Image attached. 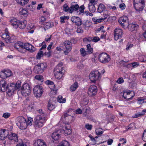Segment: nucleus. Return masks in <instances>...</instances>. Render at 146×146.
<instances>
[{
    "label": "nucleus",
    "instance_id": "57",
    "mask_svg": "<svg viewBox=\"0 0 146 146\" xmlns=\"http://www.w3.org/2000/svg\"><path fill=\"white\" fill-rule=\"evenodd\" d=\"M100 38L98 36H95L93 38L92 41L95 42H97L100 40Z\"/></svg>",
    "mask_w": 146,
    "mask_h": 146
},
{
    "label": "nucleus",
    "instance_id": "14",
    "mask_svg": "<svg viewBox=\"0 0 146 146\" xmlns=\"http://www.w3.org/2000/svg\"><path fill=\"white\" fill-rule=\"evenodd\" d=\"M12 75L11 71L10 70H3L0 73V76L2 78H5Z\"/></svg>",
    "mask_w": 146,
    "mask_h": 146
},
{
    "label": "nucleus",
    "instance_id": "4",
    "mask_svg": "<svg viewBox=\"0 0 146 146\" xmlns=\"http://www.w3.org/2000/svg\"><path fill=\"white\" fill-rule=\"evenodd\" d=\"M21 93L22 95L26 96L30 95L32 88L28 84H24L21 88Z\"/></svg>",
    "mask_w": 146,
    "mask_h": 146
},
{
    "label": "nucleus",
    "instance_id": "5",
    "mask_svg": "<svg viewBox=\"0 0 146 146\" xmlns=\"http://www.w3.org/2000/svg\"><path fill=\"white\" fill-rule=\"evenodd\" d=\"M101 78V73L98 70L92 72L89 75V79L92 82L94 83Z\"/></svg>",
    "mask_w": 146,
    "mask_h": 146
},
{
    "label": "nucleus",
    "instance_id": "9",
    "mask_svg": "<svg viewBox=\"0 0 146 146\" xmlns=\"http://www.w3.org/2000/svg\"><path fill=\"white\" fill-rule=\"evenodd\" d=\"M118 22L125 29L127 28L129 26L128 19L126 16L121 17L118 20Z\"/></svg>",
    "mask_w": 146,
    "mask_h": 146
},
{
    "label": "nucleus",
    "instance_id": "39",
    "mask_svg": "<svg viewBox=\"0 0 146 146\" xmlns=\"http://www.w3.org/2000/svg\"><path fill=\"white\" fill-rule=\"evenodd\" d=\"M70 111V110H68L66 112H65L62 115V117H64L65 119H66V117H68L71 118H72L71 116L68 114Z\"/></svg>",
    "mask_w": 146,
    "mask_h": 146
},
{
    "label": "nucleus",
    "instance_id": "13",
    "mask_svg": "<svg viewBox=\"0 0 146 146\" xmlns=\"http://www.w3.org/2000/svg\"><path fill=\"white\" fill-rule=\"evenodd\" d=\"M47 67L46 63H41L35 66V68L37 69L38 72L42 73L46 69Z\"/></svg>",
    "mask_w": 146,
    "mask_h": 146
},
{
    "label": "nucleus",
    "instance_id": "24",
    "mask_svg": "<svg viewBox=\"0 0 146 146\" xmlns=\"http://www.w3.org/2000/svg\"><path fill=\"white\" fill-rule=\"evenodd\" d=\"M128 27L130 31H133L137 30L138 27V25L137 24L132 23L129 24Z\"/></svg>",
    "mask_w": 146,
    "mask_h": 146
},
{
    "label": "nucleus",
    "instance_id": "22",
    "mask_svg": "<svg viewBox=\"0 0 146 146\" xmlns=\"http://www.w3.org/2000/svg\"><path fill=\"white\" fill-rule=\"evenodd\" d=\"M79 8V6L77 4L72 5L69 8V12L70 13H72L74 11H77V12H78L77 11L78 10Z\"/></svg>",
    "mask_w": 146,
    "mask_h": 146
},
{
    "label": "nucleus",
    "instance_id": "62",
    "mask_svg": "<svg viewBox=\"0 0 146 146\" xmlns=\"http://www.w3.org/2000/svg\"><path fill=\"white\" fill-rule=\"evenodd\" d=\"M51 52L50 51H49L48 52H45L44 53V55L48 57H49L51 56Z\"/></svg>",
    "mask_w": 146,
    "mask_h": 146
},
{
    "label": "nucleus",
    "instance_id": "21",
    "mask_svg": "<svg viewBox=\"0 0 146 146\" xmlns=\"http://www.w3.org/2000/svg\"><path fill=\"white\" fill-rule=\"evenodd\" d=\"M15 48L21 52H23L22 49L23 47V44L21 42H18L16 43L14 45Z\"/></svg>",
    "mask_w": 146,
    "mask_h": 146
},
{
    "label": "nucleus",
    "instance_id": "58",
    "mask_svg": "<svg viewBox=\"0 0 146 146\" xmlns=\"http://www.w3.org/2000/svg\"><path fill=\"white\" fill-rule=\"evenodd\" d=\"M10 115V113H4L3 115V117L5 118H7Z\"/></svg>",
    "mask_w": 146,
    "mask_h": 146
},
{
    "label": "nucleus",
    "instance_id": "11",
    "mask_svg": "<svg viewBox=\"0 0 146 146\" xmlns=\"http://www.w3.org/2000/svg\"><path fill=\"white\" fill-rule=\"evenodd\" d=\"M63 44L66 48V50L64 51V53L65 55H67L72 50V43L68 40H66L64 42Z\"/></svg>",
    "mask_w": 146,
    "mask_h": 146
},
{
    "label": "nucleus",
    "instance_id": "50",
    "mask_svg": "<svg viewBox=\"0 0 146 146\" xmlns=\"http://www.w3.org/2000/svg\"><path fill=\"white\" fill-rule=\"evenodd\" d=\"M33 119L32 118L29 117L28 118L27 122V126L28 125H32Z\"/></svg>",
    "mask_w": 146,
    "mask_h": 146
},
{
    "label": "nucleus",
    "instance_id": "10",
    "mask_svg": "<svg viewBox=\"0 0 146 146\" xmlns=\"http://www.w3.org/2000/svg\"><path fill=\"white\" fill-rule=\"evenodd\" d=\"M114 39L117 40L118 39L121 38L122 36L123 31L120 28H116L114 31Z\"/></svg>",
    "mask_w": 146,
    "mask_h": 146
},
{
    "label": "nucleus",
    "instance_id": "19",
    "mask_svg": "<svg viewBox=\"0 0 146 146\" xmlns=\"http://www.w3.org/2000/svg\"><path fill=\"white\" fill-rule=\"evenodd\" d=\"M132 92L129 91L122 92L121 93L123 94V96L125 99L129 100L131 99L133 96L130 95Z\"/></svg>",
    "mask_w": 146,
    "mask_h": 146
},
{
    "label": "nucleus",
    "instance_id": "6",
    "mask_svg": "<svg viewBox=\"0 0 146 146\" xmlns=\"http://www.w3.org/2000/svg\"><path fill=\"white\" fill-rule=\"evenodd\" d=\"M34 95L36 97H40L43 92L42 86L37 85L34 87L33 90Z\"/></svg>",
    "mask_w": 146,
    "mask_h": 146
},
{
    "label": "nucleus",
    "instance_id": "55",
    "mask_svg": "<svg viewBox=\"0 0 146 146\" xmlns=\"http://www.w3.org/2000/svg\"><path fill=\"white\" fill-rule=\"evenodd\" d=\"M142 138L143 141L146 142V129L144 131Z\"/></svg>",
    "mask_w": 146,
    "mask_h": 146
},
{
    "label": "nucleus",
    "instance_id": "23",
    "mask_svg": "<svg viewBox=\"0 0 146 146\" xmlns=\"http://www.w3.org/2000/svg\"><path fill=\"white\" fill-rule=\"evenodd\" d=\"M34 146H46L45 142L43 140L38 139L36 141L34 144Z\"/></svg>",
    "mask_w": 146,
    "mask_h": 146
},
{
    "label": "nucleus",
    "instance_id": "51",
    "mask_svg": "<svg viewBox=\"0 0 146 146\" xmlns=\"http://www.w3.org/2000/svg\"><path fill=\"white\" fill-rule=\"evenodd\" d=\"M139 59L140 61L144 62L146 61V57L144 56L143 55L139 56Z\"/></svg>",
    "mask_w": 146,
    "mask_h": 146
},
{
    "label": "nucleus",
    "instance_id": "12",
    "mask_svg": "<svg viewBox=\"0 0 146 146\" xmlns=\"http://www.w3.org/2000/svg\"><path fill=\"white\" fill-rule=\"evenodd\" d=\"M97 88L96 86L92 85L90 86L88 90V94L90 96H95L97 93Z\"/></svg>",
    "mask_w": 146,
    "mask_h": 146
},
{
    "label": "nucleus",
    "instance_id": "60",
    "mask_svg": "<svg viewBox=\"0 0 146 146\" xmlns=\"http://www.w3.org/2000/svg\"><path fill=\"white\" fill-rule=\"evenodd\" d=\"M131 65L133 68H136L139 65V64L138 62H134L131 63Z\"/></svg>",
    "mask_w": 146,
    "mask_h": 146
},
{
    "label": "nucleus",
    "instance_id": "41",
    "mask_svg": "<svg viewBox=\"0 0 146 146\" xmlns=\"http://www.w3.org/2000/svg\"><path fill=\"white\" fill-rule=\"evenodd\" d=\"M80 51L81 55L83 56H84L88 55L87 51H85L84 48H81L80 50Z\"/></svg>",
    "mask_w": 146,
    "mask_h": 146
},
{
    "label": "nucleus",
    "instance_id": "1",
    "mask_svg": "<svg viewBox=\"0 0 146 146\" xmlns=\"http://www.w3.org/2000/svg\"><path fill=\"white\" fill-rule=\"evenodd\" d=\"M21 83V82L19 81L16 83H12L8 86L4 80H1L0 81V89L3 92L6 91L8 96H11L15 90L20 88Z\"/></svg>",
    "mask_w": 146,
    "mask_h": 146
},
{
    "label": "nucleus",
    "instance_id": "44",
    "mask_svg": "<svg viewBox=\"0 0 146 146\" xmlns=\"http://www.w3.org/2000/svg\"><path fill=\"white\" fill-rule=\"evenodd\" d=\"M46 84H48V85H50L52 86L53 87V88H51V90H54L55 89V86L53 82L49 80H48L46 82Z\"/></svg>",
    "mask_w": 146,
    "mask_h": 146
},
{
    "label": "nucleus",
    "instance_id": "33",
    "mask_svg": "<svg viewBox=\"0 0 146 146\" xmlns=\"http://www.w3.org/2000/svg\"><path fill=\"white\" fill-rule=\"evenodd\" d=\"M16 1L19 4L22 5L27 4L29 1V0H16Z\"/></svg>",
    "mask_w": 146,
    "mask_h": 146
},
{
    "label": "nucleus",
    "instance_id": "2",
    "mask_svg": "<svg viewBox=\"0 0 146 146\" xmlns=\"http://www.w3.org/2000/svg\"><path fill=\"white\" fill-rule=\"evenodd\" d=\"M46 119L45 115H38L34 119V126L35 127L40 128L43 126Z\"/></svg>",
    "mask_w": 146,
    "mask_h": 146
},
{
    "label": "nucleus",
    "instance_id": "30",
    "mask_svg": "<svg viewBox=\"0 0 146 146\" xmlns=\"http://www.w3.org/2000/svg\"><path fill=\"white\" fill-rule=\"evenodd\" d=\"M52 137L54 140H56L60 137V136L58 133L55 132L52 133Z\"/></svg>",
    "mask_w": 146,
    "mask_h": 146
},
{
    "label": "nucleus",
    "instance_id": "56",
    "mask_svg": "<svg viewBox=\"0 0 146 146\" xmlns=\"http://www.w3.org/2000/svg\"><path fill=\"white\" fill-rule=\"evenodd\" d=\"M84 5H82L81 6L80 8L79 7L78 9H79V11L80 12L79 13V14H80L81 13H83L84 12Z\"/></svg>",
    "mask_w": 146,
    "mask_h": 146
},
{
    "label": "nucleus",
    "instance_id": "45",
    "mask_svg": "<svg viewBox=\"0 0 146 146\" xmlns=\"http://www.w3.org/2000/svg\"><path fill=\"white\" fill-rule=\"evenodd\" d=\"M26 8L27 9L31 11H33L35 10V7L32 5H28Z\"/></svg>",
    "mask_w": 146,
    "mask_h": 146
},
{
    "label": "nucleus",
    "instance_id": "47",
    "mask_svg": "<svg viewBox=\"0 0 146 146\" xmlns=\"http://www.w3.org/2000/svg\"><path fill=\"white\" fill-rule=\"evenodd\" d=\"M102 129L101 128H98L96 130V133L97 135H101L103 133V131H101Z\"/></svg>",
    "mask_w": 146,
    "mask_h": 146
},
{
    "label": "nucleus",
    "instance_id": "64",
    "mask_svg": "<svg viewBox=\"0 0 146 146\" xmlns=\"http://www.w3.org/2000/svg\"><path fill=\"white\" fill-rule=\"evenodd\" d=\"M15 146H27L25 144L23 143L22 141L21 142L19 143Z\"/></svg>",
    "mask_w": 146,
    "mask_h": 146
},
{
    "label": "nucleus",
    "instance_id": "20",
    "mask_svg": "<svg viewBox=\"0 0 146 146\" xmlns=\"http://www.w3.org/2000/svg\"><path fill=\"white\" fill-rule=\"evenodd\" d=\"M7 137L11 140H13L16 142L18 141L17 135L15 133H11V134L8 135Z\"/></svg>",
    "mask_w": 146,
    "mask_h": 146
},
{
    "label": "nucleus",
    "instance_id": "31",
    "mask_svg": "<svg viewBox=\"0 0 146 146\" xmlns=\"http://www.w3.org/2000/svg\"><path fill=\"white\" fill-rule=\"evenodd\" d=\"M137 103L139 104H142L143 103H146V98H139L137 99Z\"/></svg>",
    "mask_w": 146,
    "mask_h": 146
},
{
    "label": "nucleus",
    "instance_id": "54",
    "mask_svg": "<svg viewBox=\"0 0 146 146\" xmlns=\"http://www.w3.org/2000/svg\"><path fill=\"white\" fill-rule=\"evenodd\" d=\"M93 37H88L84 38L83 40L84 41H88L90 42L92 41Z\"/></svg>",
    "mask_w": 146,
    "mask_h": 146
},
{
    "label": "nucleus",
    "instance_id": "27",
    "mask_svg": "<svg viewBox=\"0 0 146 146\" xmlns=\"http://www.w3.org/2000/svg\"><path fill=\"white\" fill-rule=\"evenodd\" d=\"M6 130L5 129H2L0 130V140H4L5 139L6 135H5V132Z\"/></svg>",
    "mask_w": 146,
    "mask_h": 146
},
{
    "label": "nucleus",
    "instance_id": "3",
    "mask_svg": "<svg viewBox=\"0 0 146 146\" xmlns=\"http://www.w3.org/2000/svg\"><path fill=\"white\" fill-rule=\"evenodd\" d=\"M17 125L21 129H25L27 127V124L26 119L23 117L19 116L17 118Z\"/></svg>",
    "mask_w": 146,
    "mask_h": 146
},
{
    "label": "nucleus",
    "instance_id": "46",
    "mask_svg": "<svg viewBox=\"0 0 146 146\" xmlns=\"http://www.w3.org/2000/svg\"><path fill=\"white\" fill-rule=\"evenodd\" d=\"M145 115L144 113H143V112L141 113H137L135 114L134 116L133 117V118H137L141 116Z\"/></svg>",
    "mask_w": 146,
    "mask_h": 146
},
{
    "label": "nucleus",
    "instance_id": "61",
    "mask_svg": "<svg viewBox=\"0 0 146 146\" xmlns=\"http://www.w3.org/2000/svg\"><path fill=\"white\" fill-rule=\"evenodd\" d=\"M117 82L119 84H121L124 82V80L122 78H119L117 81Z\"/></svg>",
    "mask_w": 146,
    "mask_h": 146
},
{
    "label": "nucleus",
    "instance_id": "40",
    "mask_svg": "<svg viewBox=\"0 0 146 146\" xmlns=\"http://www.w3.org/2000/svg\"><path fill=\"white\" fill-rule=\"evenodd\" d=\"M88 8L90 12H94L96 10V8L95 7V5H88Z\"/></svg>",
    "mask_w": 146,
    "mask_h": 146
},
{
    "label": "nucleus",
    "instance_id": "48",
    "mask_svg": "<svg viewBox=\"0 0 146 146\" xmlns=\"http://www.w3.org/2000/svg\"><path fill=\"white\" fill-rule=\"evenodd\" d=\"M90 2L88 5H96L98 1V0H89Z\"/></svg>",
    "mask_w": 146,
    "mask_h": 146
},
{
    "label": "nucleus",
    "instance_id": "15",
    "mask_svg": "<svg viewBox=\"0 0 146 146\" xmlns=\"http://www.w3.org/2000/svg\"><path fill=\"white\" fill-rule=\"evenodd\" d=\"M23 49H25L31 52L35 50V48L28 43H26L23 44Z\"/></svg>",
    "mask_w": 146,
    "mask_h": 146
},
{
    "label": "nucleus",
    "instance_id": "28",
    "mask_svg": "<svg viewBox=\"0 0 146 146\" xmlns=\"http://www.w3.org/2000/svg\"><path fill=\"white\" fill-rule=\"evenodd\" d=\"M106 8L105 5L102 4H100L98 6L97 8L98 12L101 13L103 12Z\"/></svg>",
    "mask_w": 146,
    "mask_h": 146
},
{
    "label": "nucleus",
    "instance_id": "7",
    "mask_svg": "<svg viewBox=\"0 0 146 146\" xmlns=\"http://www.w3.org/2000/svg\"><path fill=\"white\" fill-rule=\"evenodd\" d=\"M63 65L62 62H60L57 65L54 69V75H55L56 76V77L58 78H60V77L61 76V75L60 74V77L59 76V77H57V75H56L57 73L58 74L59 73H64L65 72V71L63 67L62 66Z\"/></svg>",
    "mask_w": 146,
    "mask_h": 146
},
{
    "label": "nucleus",
    "instance_id": "42",
    "mask_svg": "<svg viewBox=\"0 0 146 146\" xmlns=\"http://www.w3.org/2000/svg\"><path fill=\"white\" fill-rule=\"evenodd\" d=\"M58 101L61 103H64L65 102V98H62V97L61 96H59L58 98Z\"/></svg>",
    "mask_w": 146,
    "mask_h": 146
},
{
    "label": "nucleus",
    "instance_id": "35",
    "mask_svg": "<svg viewBox=\"0 0 146 146\" xmlns=\"http://www.w3.org/2000/svg\"><path fill=\"white\" fill-rule=\"evenodd\" d=\"M20 13L21 15H23L25 17H26L28 15V12L26 9H22L20 11Z\"/></svg>",
    "mask_w": 146,
    "mask_h": 146
},
{
    "label": "nucleus",
    "instance_id": "38",
    "mask_svg": "<svg viewBox=\"0 0 146 146\" xmlns=\"http://www.w3.org/2000/svg\"><path fill=\"white\" fill-rule=\"evenodd\" d=\"M36 106L35 104H33L29 105L28 107V109L30 111H33L36 108Z\"/></svg>",
    "mask_w": 146,
    "mask_h": 146
},
{
    "label": "nucleus",
    "instance_id": "53",
    "mask_svg": "<svg viewBox=\"0 0 146 146\" xmlns=\"http://www.w3.org/2000/svg\"><path fill=\"white\" fill-rule=\"evenodd\" d=\"M35 78L38 80H41L43 79V77L41 75H38L35 76Z\"/></svg>",
    "mask_w": 146,
    "mask_h": 146
},
{
    "label": "nucleus",
    "instance_id": "29",
    "mask_svg": "<svg viewBox=\"0 0 146 146\" xmlns=\"http://www.w3.org/2000/svg\"><path fill=\"white\" fill-rule=\"evenodd\" d=\"M78 86V83L75 82L70 87V90L71 91H75Z\"/></svg>",
    "mask_w": 146,
    "mask_h": 146
},
{
    "label": "nucleus",
    "instance_id": "37",
    "mask_svg": "<svg viewBox=\"0 0 146 146\" xmlns=\"http://www.w3.org/2000/svg\"><path fill=\"white\" fill-rule=\"evenodd\" d=\"M43 53L42 51L40 50L39 52L37 53L36 55V58L38 59H40L44 55V54H43Z\"/></svg>",
    "mask_w": 146,
    "mask_h": 146
},
{
    "label": "nucleus",
    "instance_id": "36",
    "mask_svg": "<svg viewBox=\"0 0 146 146\" xmlns=\"http://www.w3.org/2000/svg\"><path fill=\"white\" fill-rule=\"evenodd\" d=\"M69 143L66 141H63L60 142L58 146H69Z\"/></svg>",
    "mask_w": 146,
    "mask_h": 146
},
{
    "label": "nucleus",
    "instance_id": "26",
    "mask_svg": "<svg viewBox=\"0 0 146 146\" xmlns=\"http://www.w3.org/2000/svg\"><path fill=\"white\" fill-rule=\"evenodd\" d=\"M27 24V22L25 20L23 21H19L18 24V27H19L21 29H23L26 27Z\"/></svg>",
    "mask_w": 146,
    "mask_h": 146
},
{
    "label": "nucleus",
    "instance_id": "18",
    "mask_svg": "<svg viewBox=\"0 0 146 146\" xmlns=\"http://www.w3.org/2000/svg\"><path fill=\"white\" fill-rule=\"evenodd\" d=\"M135 10L138 11H142L145 6V3L133 5Z\"/></svg>",
    "mask_w": 146,
    "mask_h": 146
},
{
    "label": "nucleus",
    "instance_id": "34",
    "mask_svg": "<svg viewBox=\"0 0 146 146\" xmlns=\"http://www.w3.org/2000/svg\"><path fill=\"white\" fill-rule=\"evenodd\" d=\"M48 109L50 110H52L55 108L54 106L52 104V102L50 100H49L48 101Z\"/></svg>",
    "mask_w": 146,
    "mask_h": 146
},
{
    "label": "nucleus",
    "instance_id": "8",
    "mask_svg": "<svg viewBox=\"0 0 146 146\" xmlns=\"http://www.w3.org/2000/svg\"><path fill=\"white\" fill-rule=\"evenodd\" d=\"M99 59L102 63L105 64L108 63L110 58L109 55L106 53H102L99 55Z\"/></svg>",
    "mask_w": 146,
    "mask_h": 146
},
{
    "label": "nucleus",
    "instance_id": "25",
    "mask_svg": "<svg viewBox=\"0 0 146 146\" xmlns=\"http://www.w3.org/2000/svg\"><path fill=\"white\" fill-rule=\"evenodd\" d=\"M19 21L16 19H13L11 20V25L15 28L17 29L18 27V24Z\"/></svg>",
    "mask_w": 146,
    "mask_h": 146
},
{
    "label": "nucleus",
    "instance_id": "43",
    "mask_svg": "<svg viewBox=\"0 0 146 146\" xmlns=\"http://www.w3.org/2000/svg\"><path fill=\"white\" fill-rule=\"evenodd\" d=\"M145 3L144 0H133V5Z\"/></svg>",
    "mask_w": 146,
    "mask_h": 146
},
{
    "label": "nucleus",
    "instance_id": "17",
    "mask_svg": "<svg viewBox=\"0 0 146 146\" xmlns=\"http://www.w3.org/2000/svg\"><path fill=\"white\" fill-rule=\"evenodd\" d=\"M70 128V126L68 124H66L63 127V130L62 131L66 135H70L71 133L72 132Z\"/></svg>",
    "mask_w": 146,
    "mask_h": 146
},
{
    "label": "nucleus",
    "instance_id": "49",
    "mask_svg": "<svg viewBox=\"0 0 146 146\" xmlns=\"http://www.w3.org/2000/svg\"><path fill=\"white\" fill-rule=\"evenodd\" d=\"M43 24L45 27L47 29L50 28L52 27L51 23L49 22H45Z\"/></svg>",
    "mask_w": 146,
    "mask_h": 146
},
{
    "label": "nucleus",
    "instance_id": "16",
    "mask_svg": "<svg viewBox=\"0 0 146 146\" xmlns=\"http://www.w3.org/2000/svg\"><path fill=\"white\" fill-rule=\"evenodd\" d=\"M71 21L77 26H80L82 24L81 19L77 17H73L71 18Z\"/></svg>",
    "mask_w": 146,
    "mask_h": 146
},
{
    "label": "nucleus",
    "instance_id": "32",
    "mask_svg": "<svg viewBox=\"0 0 146 146\" xmlns=\"http://www.w3.org/2000/svg\"><path fill=\"white\" fill-rule=\"evenodd\" d=\"M86 50L88 54H91L93 53V48L91 47L90 44H88L86 46Z\"/></svg>",
    "mask_w": 146,
    "mask_h": 146
},
{
    "label": "nucleus",
    "instance_id": "52",
    "mask_svg": "<svg viewBox=\"0 0 146 146\" xmlns=\"http://www.w3.org/2000/svg\"><path fill=\"white\" fill-rule=\"evenodd\" d=\"M63 10L65 12H67L69 11V8L67 4H65L63 6Z\"/></svg>",
    "mask_w": 146,
    "mask_h": 146
},
{
    "label": "nucleus",
    "instance_id": "63",
    "mask_svg": "<svg viewBox=\"0 0 146 146\" xmlns=\"http://www.w3.org/2000/svg\"><path fill=\"white\" fill-rule=\"evenodd\" d=\"M85 127L87 129L90 130L92 129V125H89L88 124H87L86 125Z\"/></svg>",
    "mask_w": 146,
    "mask_h": 146
},
{
    "label": "nucleus",
    "instance_id": "59",
    "mask_svg": "<svg viewBox=\"0 0 146 146\" xmlns=\"http://www.w3.org/2000/svg\"><path fill=\"white\" fill-rule=\"evenodd\" d=\"M76 32L78 33H82L83 32V30L81 27H79L77 28Z\"/></svg>",
    "mask_w": 146,
    "mask_h": 146
}]
</instances>
